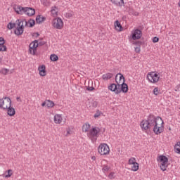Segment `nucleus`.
I'll return each mask as SVG.
<instances>
[{"label":"nucleus","mask_w":180,"mask_h":180,"mask_svg":"<svg viewBox=\"0 0 180 180\" xmlns=\"http://www.w3.org/2000/svg\"><path fill=\"white\" fill-rule=\"evenodd\" d=\"M39 47V41L34 40L30 44V51L32 54H32L33 56L36 55V52L37 51V48Z\"/></svg>","instance_id":"9"},{"label":"nucleus","mask_w":180,"mask_h":180,"mask_svg":"<svg viewBox=\"0 0 180 180\" xmlns=\"http://www.w3.org/2000/svg\"><path fill=\"white\" fill-rule=\"evenodd\" d=\"M16 100H17V102H22V99L20 98V97H17Z\"/></svg>","instance_id":"48"},{"label":"nucleus","mask_w":180,"mask_h":180,"mask_svg":"<svg viewBox=\"0 0 180 180\" xmlns=\"http://www.w3.org/2000/svg\"><path fill=\"white\" fill-rule=\"evenodd\" d=\"M52 25L55 29L61 30L64 26V22L60 18L53 19Z\"/></svg>","instance_id":"8"},{"label":"nucleus","mask_w":180,"mask_h":180,"mask_svg":"<svg viewBox=\"0 0 180 180\" xmlns=\"http://www.w3.org/2000/svg\"><path fill=\"white\" fill-rule=\"evenodd\" d=\"M5 97L0 99V109H3L4 110H6L8 109V105H5Z\"/></svg>","instance_id":"17"},{"label":"nucleus","mask_w":180,"mask_h":180,"mask_svg":"<svg viewBox=\"0 0 180 180\" xmlns=\"http://www.w3.org/2000/svg\"><path fill=\"white\" fill-rule=\"evenodd\" d=\"M41 106L44 107V106H46V100L41 103Z\"/></svg>","instance_id":"49"},{"label":"nucleus","mask_w":180,"mask_h":180,"mask_svg":"<svg viewBox=\"0 0 180 180\" xmlns=\"http://www.w3.org/2000/svg\"><path fill=\"white\" fill-rule=\"evenodd\" d=\"M160 169L162 171H167V168H168V162H162L160 165Z\"/></svg>","instance_id":"21"},{"label":"nucleus","mask_w":180,"mask_h":180,"mask_svg":"<svg viewBox=\"0 0 180 180\" xmlns=\"http://www.w3.org/2000/svg\"><path fill=\"white\" fill-rule=\"evenodd\" d=\"M160 41V38L155 37L153 38V43H158Z\"/></svg>","instance_id":"40"},{"label":"nucleus","mask_w":180,"mask_h":180,"mask_svg":"<svg viewBox=\"0 0 180 180\" xmlns=\"http://www.w3.org/2000/svg\"><path fill=\"white\" fill-rule=\"evenodd\" d=\"M9 72V69L7 68H2L0 70V74H2L3 75H6Z\"/></svg>","instance_id":"33"},{"label":"nucleus","mask_w":180,"mask_h":180,"mask_svg":"<svg viewBox=\"0 0 180 180\" xmlns=\"http://www.w3.org/2000/svg\"><path fill=\"white\" fill-rule=\"evenodd\" d=\"M141 30L136 29L132 32V40H139V39H141Z\"/></svg>","instance_id":"10"},{"label":"nucleus","mask_w":180,"mask_h":180,"mask_svg":"<svg viewBox=\"0 0 180 180\" xmlns=\"http://www.w3.org/2000/svg\"><path fill=\"white\" fill-rule=\"evenodd\" d=\"M115 82H117L118 85L117 93L121 94L123 92L124 94H127L129 92V86L127 84L124 83V76L122 75V73H118L115 76Z\"/></svg>","instance_id":"2"},{"label":"nucleus","mask_w":180,"mask_h":180,"mask_svg":"<svg viewBox=\"0 0 180 180\" xmlns=\"http://www.w3.org/2000/svg\"><path fill=\"white\" fill-rule=\"evenodd\" d=\"M13 9L18 15H22V13H20V6H15Z\"/></svg>","instance_id":"31"},{"label":"nucleus","mask_w":180,"mask_h":180,"mask_svg":"<svg viewBox=\"0 0 180 180\" xmlns=\"http://www.w3.org/2000/svg\"><path fill=\"white\" fill-rule=\"evenodd\" d=\"M135 52L140 53V46L135 47Z\"/></svg>","instance_id":"45"},{"label":"nucleus","mask_w":180,"mask_h":180,"mask_svg":"<svg viewBox=\"0 0 180 180\" xmlns=\"http://www.w3.org/2000/svg\"><path fill=\"white\" fill-rule=\"evenodd\" d=\"M0 44H5V39L0 37Z\"/></svg>","instance_id":"43"},{"label":"nucleus","mask_w":180,"mask_h":180,"mask_svg":"<svg viewBox=\"0 0 180 180\" xmlns=\"http://www.w3.org/2000/svg\"><path fill=\"white\" fill-rule=\"evenodd\" d=\"M98 151L101 155H108L110 151V149L109 148L108 144L101 143L98 148Z\"/></svg>","instance_id":"5"},{"label":"nucleus","mask_w":180,"mask_h":180,"mask_svg":"<svg viewBox=\"0 0 180 180\" xmlns=\"http://www.w3.org/2000/svg\"><path fill=\"white\" fill-rule=\"evenodd\" d=\"M115 27L118 30V32H122L123 30V27L122 26V24L119 22V20H116L115 22ZM118 27V28H117Z\"/></svg>","instance_id":"20"},{"label":"nucleus","mask_w":180,"mask_h":180,"mask_svg":"<svg viewBox=\"0 0 180 180\" xmlns=\"http://www.w3.org/2000/svg\"><path fill=\"white\" fill-rule=\"evenodd\" d=\"M99 116H101V111H99V110H98L96 111V112L95 113L94 115V117L96 118V117H99Z\"/></svg>","instance_id":"41"},{"label":"nucleus","mask_w":180,"mask_h":180,"mask_svg":"<svg viewBox=\"0 0 180 180\" xmlns=\"http://www.w3.org/2000/svg\"><path fill=\"white\" fill-rule=\"evenodd\" d=\"M95 89V87L94 86H87L86 90L89 91V92L94 91Z\"/></svg>","instance_id":"42"},{"label":"nucleus","mask_w":180,"mask_h":180,"mask_svg":"<svg viewBox=\"0 0 180 180\" xmlns=\"http://www.w3.org/2000/svg\"><path fill=\"white\" fill-rule=\"evenodd\" d=\"M179 109L180 110V107L179 108Z\"/></svg>","instance_id":"53"},{"label":"nucleus","mask_w":180,"mask_h":180,"mask_svg":"<svg viewBox=\"0 0 180 180\" xmlns=\"http://www.w3.org/2000/svg\"><path fill=\"white\" fill-rule=\"evenodd\" d=\"M91 160H93V161H95V160H96V157L92 156V157H91Z\"/></svg>","instance_id":"50"},{"label":"nucleus","mask_w":180,"mask_h":180,"mask_svg":"<svg viewBox=\"0 0 180 180\" xmlns=\"http://www.w3.org/2000/svg\"><path fill=\"white\" fill-rule=\"evenodd\" d=\"M38 70L39 72V75L41 77H46V65H42L38 68Z\"/></svg>","instance_id":"13"},{"label":"nucleus","mask_w":180,"mask_h":180,"mask_svg":"<svg viewBox=\"0 0 180 180\" xmlns=\"http://www.w3.org/2000/svg\"><path fill=\"white\" fill-rule=\"evenodd\" d=\"M136 158H131L129 160V165H133V164H136Z\"/></svg>","instance_id":"36"},{"label":"nucleus","mask_w":180,"mask_h":180,"mask_svg":"<svg viewBox=\"0 0 180 180\" xmlns=\"http://www.w3.org/2000/svg\"><path fill=\"white\" fill-rule=\"evenodd\" d=\"M0 51H8V48L5 46V44H0Z\"/></svg>","instance_id":"35"},{"label":"nucleus","mask_w":180,"mask_h":180,"mask_svg":"<svg viewBox=\"0 0 180 180\" xmlns=\"http://www.w3.org/2000/svg\"><path fill=\"white\" fill-rule=\"evenodd\" d=\"M22 23H25V27H33L34 25H36V21L32 18H30L28 21L26 19L22 20Z\"/></svg>","instance_id":"11"},{"label":"nucleus","mask_w":180,"mask_h":180,"mask_svg":"<svg viewBox=\"0 0 180 180\" xmlns=\"http://www.w3.org/2000/svg\"><path fill=\"white\" fill-rule=\"evenodd\" d=\"M99 133H101V129L98 127H94L90 129L89 132L87 134L88 137L91 139V141H96L98 137H99Z\"/></svg>","instance_id":"3"},{"label":"nucleus","mask_w":180,"mask_h":180,"mask_svg":"<svg viewBox=\"0 0 180 180\" xmlns=\"http://www.w3.org/2000/svg\"><path fill=\"white\" fill-rule=\"evenodd\" d=\"M51 61H58V56L56 54H51L50 56Z\"/></svg>","instance_id":"29"},{"label":"nucleus","mask_w":180,"mask_h":180,"mask_svg":"<svg viewBox=\"0 0 180 180\" xmlns=\"http://www.w3.org/2000/svg\"><path fill=\"white\" fill-rule=\"evenodd\" d=\"M141 127L142 130H151L153 127V133L158 136L164 131V120L160 116L150 114L147 120L141 122Z\"/></svg>","instance_id":"1"},{"label":"nucleus","mask_w":180,"mask_h":180,"mask_svg":"<svg viewBox=\"0 0 180 180\" xmlns=\"http://www.w3.org/2000/svg\"><path fill=\"white\" fill-rule=\"evenodd\" d=\"M13 172H12V169H8L7 171V174L6 175V178H11V176H12L13 175Z\"/></svg>","instance_id":"37"},{"label":"nucleus","mask_w":180,"mask_h":180,"mask_svg":"<svg viewBox=\"0 0 180 180\" xmlns=\"http://www.w3.org/2000/svg\"><path fill=\"white\" fill-rule=\"evenodd\" d=\"M93 106H94V108H96V106H98V102L94 101V102L93 103Z\"/></svg>","instance_id":"46"},{"label":"nucleus","mask_w":180,"mask_h":180,"mask_svg":"<svg viewBox=\"0 0 180 180\" xmlns=\"http://www.w3.org/2000/svg\"><path fill=\"white\" fill-rule=\"evenodd\" d=\"M44 44H46L45 42H39V43H38V46H44Z\"/></svg>","instance_id":"47"},{"label":"nucleus","mask_w":180,"mask_h":180,"mask_svg":"<svg viewBox=\"0 0 180 180\" xmlns=\"http://www.w3.org/2000/svg\"><path fill=\"white\" fill-rule=\"evenodd\" d=\"M119 88V84H116L115 83L111 84L110 86H108L109 91H111V92H115L116 95H119V93H117V89Z\"/></svg>","instance_id":"12"},{"label":"nucleus","mask_w":180,"mask_h":180,"mask_svg":"<svg viewBox=\"0 0 180 180\" xmlns=\"http://www.w3.org/2000/svg\"><path fill=\"white\" fill-rule=\"evenodd\" d=\"M134 15L135 16H139V13H138V12H135V13H134Z\"/></svg>","instance_id":"52"},{"label":"nucleus","mask_w":180,"mask_h":180,"mask_svg":"<svg viewBox=\"0 0 180 180\" xmlns=\"http://www.w3.org/2000/svg\"><path fill=\"white\" fill-rule=\"evenodd\" d=\"M51 12L52 15H57V13H58V7H57L56 6L52 7L51 9Z\"/></svg>","instance_id":"26"},{"label":"nucleus","mask_w":180,"mask_h":180,"mask_svg":"<svg viewBox=\"0 0 180 180\" xmlns=\"http://www.w3.org/2000/svg\"><path fill=\"white\" fill-rule=\"evenodd\" d=\"M46 20V17H43L41 15H38L36 17V22L38 23V25H41L43 22Z\"/></svg>","instance_id":"18"},{"label":"nucleus","mask_w":180,"mask_h":180,"mask_svg":"<svg viewBox=\"0 0 180 180\" xmlns=\"http://www.w3.org/2000/svg\"><path fill=\"white\" fill-rule=\"evenodd\" d=\"M147 78L150 82H152L153 84H156V82H158L160 81V76H158V74L155 73L154 72H150L147 75Z\"/></svg>","instance_id":"7"},{"label":"nucleus","mask_w":180,"mask_h":180,"mask_svg":"<svg viewBox=\"0 0 180 180\" xmlns=\"http://www.w3.org/2000/svg\"><path fill=\"white\" fill-rule=\"evenodd\" d=\"M16 27V22L15 23H12V22H9L7 25V28L9 30H12V29Z\"/></svg>","instance_id":"30"},{"label":"nucleus","mask_w":180,"mask_h":180,"mask_svg":"<svg viewBox=\"0 0 180 180\" xmlns=\"http://www.w3.org/2000/svg\"><path fill=\"white\" fill-rule=\"evenodd\" d=\"M109 169H110V167L109 166L104 165L102 169V171H103V172H108V171H109Z\"/></svg>","instance_id":"38"},{"label":"nucleus","mask_w":180,"mask_h":180,"mask_svg":"<svg viewBox=\"0 0 180 180\" xmlns=\"http://www.w3.org/2000/svg\"><path fill=\"white\" fill-rule=\"evenodd\" d=\"M112 4L115 5L116 6H123L124 4V0H110Z\"/></svg>","instance_id":"15"},{"label":"nucleus","mask_w":180,"mask_h":180,"mask_svg":"<svg viewBox=\"0 0 180 180\" xmlns=\"http://www.w3.org/2000/svg\"><path fill=\"white\" fill-rule=\"evenodd\" d=\"M41 2L44 5V6H50V5L51 4L50 0H41Z\"/></svg>","instance_id":"28"},{"label":"nucleus","mask_w":180,"mask_h":180,"mask_svg":"<svg viewBox=\"0 0 180 180\" xmlns=\"http://www.w3.org/2000/svg\"><path fill=\"white\" fill-rule=\"evenodd\" d=\"M35 34H36V37H39V36H40V34H39V32H36Z\"/></svg>","instance_id":"51"},{"label":"nucleus","mask_w":180,"mask_h":180,"mask_svg":"<svg viewBox=\"0 0 180 180\" xmlns=\"http://www.w3.org/2000/svg\"><path fill=\"white\" fill-rule=\"evenodd\" d=\"M5 99H6L8 106L7 105V114L8 116H15L16 111L15 110V108H13L12 106V101L11 100V98L9 97H5Z\"/></svg>","instance_id":"6"},{"label":"nucleus","mask_w":180,"mask_h":180,"mask_svg":"<svg viewBox=\"0 0 180 180\" xmlns=\"http://www.w3.org/2000/svg\"><path fill=\"white\" fill-rule=\"evenodd\" d=\"M112 77H113V74L108 72V73L103 75L102 78L105 81H108V79H110V78H112Z\"/></svg>","instance_id":"22"},{"label":"nucleus","mask_w":180,"mask_h":180,"mask_svg":"<svg viewBox=\"0 0 180 180\" xmlns=\"http://www.w3.org/2000/svg\"><path fill=\"white\" fill-rule=\"evenodd\" d=\"M153 94L157 96L160 95V94H161V90H160V89L158 87H155L153 89Z\"/></svg>","instance_id":"34"},{"label":"nucleus","mask_w":180,"mask_h":180,"mask_svg":"<svg viewBox=\"0 0 180 180\" xmlns=\"http://www.w3.org/2000/svg\"><path fill=\"white\" fill-rule=\"evenodd\" d=\"M131 171H139V163L137 162L131 165Z\"/></svg>","instance_id":"27"},{"label":"nucleus","mask_w":180,"mask_h":180,"mask_svg":"<svg viewBox=\"0 0 180 180\" xmlns=\"http://www.w3.org/2000/svg\"><path fill=\"white\" fill-rule=\"evenodd\" d=\"M135 44L140 47L141 46V44H143V42L141 41H138L135 42Z\"/></svg>","instance_id":"44"},{"label":"nucleus","mask_w":180,"mask_h":180,"mask_svg":"<svg viewBox=\"0 0 180 180\" xmlns=\"http://www.w3.org/2000/svg\"><path fill=\"white\" fill-rule=\"evenodd\" d=\"M158 161L159 162H168V158H167V156H165L164 155H160L158 158Z\"/></svg>","instance_id":"19"},{"label":"nucleus","mask_w":180,"mask_h":180,"mask_svg":"<svg viewBox=\"0 0 180 180\" xmlns=\"http://www.w3.org/2000/svg\"><path fill=\"white\" fill-rule=\"evenodd\" d=\"M174 149L176 150V153H177V154H180V141L177 142V143L175 145Z\"/></svg>","instance_id":"32"},{"label":"nucleus","mask_w":180,"mask_h":180,"mask_svg":"<svg viewBox=\"0 0 180 180\" xmlns=\"http://www.w3.org/2000/svg\"><path fill=\"white\" fill-rule=\"evenodd\" d=\"M36 13V11L34 10V8L28 7V10L27 11H25V15H27V16H34V15H35Z\"/></svg>","instance_id":"16"},{"label":"nucleus","mask_w":180,"mask_h":180,"mask_svg":"<svg viewBox=\"0 0 180 180\" xmlns=\"http://www.w3.org/2000/svg\"><path fill=\"white\" fill-rule=\"evenodd\" d=\"M54 122L60 124V123H61V122H63V117H61V115L60 114H56L54 116Z\"/></svg>","instance_id":"14"},{"label":"nucleus","mask_w":180,"mask_h":180,"mask_svg":"<svg viewBox=\"0 0 180 180\" xmlns=\"http://www.w3.org/2000/svg\"><path fill=\"white\" fill-rule=\"evenodd\" d=\"M54 102L50 100H46V108H49V109H51V108H54L55 106Z\"/></svg>","instance_id":"23"},{"label":"nucleus","mask_w":180,"mask_h":180,"mask_svg":"<svg viewBox=\"0 0 180 180\" xmlns=\"http://www.w3.org/2000/svg\"><path fill=\"white\" fill-rule=\"evenodd\" d=\"M108 178H110V179H115V178H116V176H115V172L110 173L108 175Z\"/></svg>","instance_id":"39"},{"label":"nucleus","mask_w":180,"mask_h":180,"mask_svg":"<svg viewBox=\"0 0 180 180\" xmlns=\"http://www.w3.org/2000/svg\"><path fill=\"white\" fill-rule=\"evenodd\" d=\"M90 128H91V124L86 123L82 126V131H84L85 133H86V131H88V130H89Z\"/></svg>","instance_id":"24"},{"label":"nucleus","mask_w":180,"mask_h":180,"mask_svg":"<svg viewBox=\"0 0 180 180\" xmlns=\"http://www.w3.org/2000/svg\"><path fill=\"white\" fill-rule=\"evenodd\" d=\"M15 23L18 25V27L15 30L14 33L16 34V36H22V34H23V32H25V25H23V21H22V20H17Z\"/></svg>","instance_id":"4"},{"label":"nucleus","mask_w":180,"mask_h":180,"mask_svg":"<svg viewBox=\"0 0 180 180\" xmlns=\"http://www.w3.org/2000/svg\"><path fill=\"white\" fill-rule=\"evenodd\" d=\"M29 7H22L21 6H20V13H21V15L24 13H26V12H27Z\"/></svg>","instance_id":"25"}]
</instances>
